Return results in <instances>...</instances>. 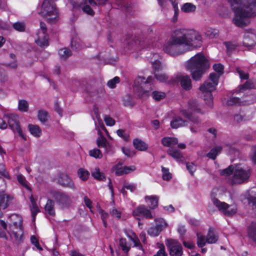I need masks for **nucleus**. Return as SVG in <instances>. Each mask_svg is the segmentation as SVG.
<instances>
[{"instance_id": "nucleus-1", "label": "nucleus", "mask_w": 256, "mask_h": 256, "mask_svg": "<svg viewBox=\"0 0 256 256\" xmlns=\"http://www.w3.org/2000/svg\"><path fill=\"white\" fill-rule=\"evenodd\" d=\"M234 14L233 22L238 27L248 26V20L256 16V0H228Z\"/></svg>"}, {"instance_id": "nucleus-2", "label": "nucleus", "mask_w": 256, "mask_h": 256, "mask_svg": "<svg viewBox=\"0 0 256 256\" xmlns=\"http://www.w3.org/2000/svg\"><path fill=\"white\" fill-rule=\"evenodd\" d=\"M202 42L201 34L196 30L184 28L177 30V54L200 47Z\"/></svg>"}, {"instance_id": "nucleus-3", "label": "nucleus", "mask_w": 256, "mask_h": 256, "mask_svg": "<svg viewBox=\"0 0 256 256\" xmlns=\"http://www.w3.org/2000/svg\"><path fill=\"white\" fill-rule=\"evenodd\" d=\"M185 66L194 80H199L210 67L208 60L202 53H198L189 59Z\"/></svg>"}, {"instance_id": "nucleus-4", "label": "nucleus", "mask_w": 256, "mask_h": 256, "mask_svg": "<svg viewBox=\"0 0 256 256\" xmlns=\"http://www.w3.org/2000/svg\"><path fill=\"white\" fill-rule=\"evenodd\" d=\"M213 68L218 74H211L209 79L200 87V90L203 93H206L204 99L206 104L210 108H212V96L211 92L214 91L218 84V80L220 76L223 74L224 66L220 64H214Z\"/></svg>"}, {"instance_id": "nucleus-5", "label": "nucleus", "mask_w": 256, "mask_h": 256, "mask_svg": "<svg viewBox=\"0 0 256 256\" xmlns=\"http://www.w3.org/2000/svg\"><path fill=\"white\" fill-rule=\"evenodd\" d=\"M188 110L184 112L183 110L180 112L184 115V118L177 116V128L184 126L186 124V118H188L194 124H198L200 120L195 115L198 114H204L207 110H203L201 108V106L198 104L197 101L195 100H191L188 103Z\"/></svg>"}, {"instance_id": "nucleus-6", "label": "nucleus", "mask_w": 256, "mask_h": 256, "mask_svg": "<svg viewBox=\"0 0 256 256\" xmlns=\"http://www.w3.org/2000/svg\"><path fill=\"white\" fill-rule=\"evenodd\" d=\"M10 218L12 220L8 231L11 238L16 244H20L24 241V230L22 224V218L18 214H12Z\"/></svg>"}, {"instance_id": "nucleus-7", "label": "nucleus", "mask_w": 256, "mask_h": 256, "mask_svg": "<svg viewBox=\"0 0 256 256\" xmlns=\"http://www.w3.org/2000/svg\"><path fill=\"white\" fill-rule=\"evenodd\" d=\"M217 190L214 189L211 192L210 198L213 204L224 214L226 216H232L237 211V208L234 205H228L224 202H222L216 198L215 193Z\"/></svg>"}, {"instance_id": "nucleus-8", "label": "nucleus", "mask_w": 256, "mask_h": 256, "mask_svg": "<svg viewBox=\"0 0 256 256\" xmlns=\"http://www.w3.org/2000/svg\"><path fill=\"white\" fill-rule=\"evenodd\" d=\"M42 16L48 18L50 22H54L58 16V10L52 0H44L42 6V9L39 12Z\"/></svg>"}, {"instance_id": "nucleus-9", "label": "nucleus", "mask_w": 256, "mask_h": 256, "mask_svg": "<svg viewBox=\"0 0 256 256\" xmlns=\"http://www.w3.org/2000/svg\"><path fill=\"white\" fill-rule=\"evenodd\" d=\"M250 169L248 167H242L240 165L236 166L234 170V174L232 182L234 184H240L250 178Z\"/></svg>"}, {"instance_id": "nucleus-10", "label": "nucleus", "mask_w": 256, "mask_h": 256, "mask_svg": "<svg viewBox=\"0 0 256 256\" xmlns=\"http://www.w3.org/2000/svg\"><path fill=\"white\" fill-rule=\"evenodd\" d=\"M4 118L6 120L9 127L14 132H18V135L24 140H26V137L22 133L20 127V122L18 120V116L15 114H5Z\"/></svg>"}, {"instance_id": "nucleus-11", "label": "nucleus", "mask_w": 256, "mask_h": 256, "mask_svg": "<svg viewBox=\"0 0 256 256\" xmlns=\"http://www.w3.org/2000/svg\"><path fill=\"white\" fill-rule=\"evenodd\" d=\"M52 195L62 208L70 206L72 200L66 193L60 191H54L52 192Z\"/></svg>"}, {"instance_id": "nucleus-12", "label": "nucleus", "mask_w": 256, "mask_h": 256, "mask_svg": "<svg viewBox=\"0 0 256 256\" xmlns=\"http://www.w3.org/2000/svg\"><path fill=\"white\" fill-rule=\"evenodd\" d=\"M256 31L254 29L250 28L245 30L243 36V46L248 47H253L256 44Z\"/></svg>"}, {"instance_id": "nucleus-13", "label": "nucleus", "mask_w": 256, "mask_h": 256, "mask_svg": "<svg viewBox=\"0 0 256 256\" xmlns=\"http://www.w3.org/2000/svg\"><path fill=\"white\" fill-rule=\"evenodd\" d=\"M133 215L137 220H140V218L151 220L154 218V216L150 210L145 206L142 205L137 207L133 211Z\"/></svg>"}, {"instance_id": "nucleus-14", "label": "nucleus", "mask_w": 256, "mask_h": 256, "mask_svg": "<svg viewBox=\"0 0 256 256\" xmlns=\"http://www.w3.org/2000/svg\"><path fill=\"white\" fill-rule=\"evenodd\" d=\"M162 143L164 146L170 148L168 150V153L176 158V150L174 148V146L176 144V138L174 137H164L162 139Z\"/></svg>"}, {"instance_id": "nucleus-15", "label": "nucleus", "mask_w": 256, "mask_h": 256, "mask_svg": "<svg viewBox=\"0 0 256 256\" xmlns=\"http://www.w3.org/2000/svg\"><path fill=\"white\" fill-rule=\"evenodd\" d=\"M58 182L61 186L70 188L73 190H76V186L72 179L66 174H62L58 178Z\"/></svg>"}, {"instance_id": "nucleus-16", "label": "nucleus", "mask_w": 256, "mask_h": 256, "mask_svg": "<svg viewBox=\"0 0 256 256\" xmlns=\"http://www.w3.org/2000/svg\"><path fill=\"white\" fill-rule=\"evenodd\" d=\"M138 82H140L142 88H144V92L146 94H148L149 92L152 90V84H153L154 78L152 76H148L146 80L145 78L142 76H139L138 78Z\"/></svg>"}, {"instance_id": "nucleus-17", "label": "nucleus", "mask_w": 256, "mask_h": 256, "mask_svg": "<svg viewBox=\"0 0 256 256\" xmlns=\"http://www.w3.org/2000/svg\"><path fill=\"white\" fill-rule=\"evenodd\" d=\"M164 52L168 54L174 56L176 52V36L172 34L170 40L167 42L164 48Z\"/></svg>"}, {"instance_id": "nucleus-18", "label": "nucleus", "mask_w": 256, "mask_h": 256, "mask_svg": "<svg viewBox=\"0 0 256 256\" xmlns=\"http://www.w3.org/2000/svg\"><path fill=\"white\" fill-rule=\"evenodd\" d=\"M136 167L134 166H122L119 164L115 165L113 166L112 170L114 171L117 176H121L124 174H128L130 172H134L136 170Z\"/></svg>"}, {"instance_id": "nucleus-19", "label": "nucleus", "mask_w": 256, "mask_h": 256, "mask_svg": "<svg viewBox=\"0 0 256 256\" xmlns=\"http://www.w3.org/2000/svg\"><path fill=\"white\" fill-rule=\"evenodd\" d=\"M12 199V196L4 194V191L0 192V207L2 209L6 208Z\"/></svg>"}, {"instance_id": "nucleus-20", "label": "nucleus", "mask_w": 256, "mask_h": 256, "mask_svg": "<svg viewBox=\"0 0 256 256\" xmlns=\"http://www.w3.org/2000/svg\"><path fill=\"white\" fill-rule=\"evenodd\" d=\"M154 75L155 78L161 82H167L168 84H172L175 82L174 80H168V77L166 74L164 72H162L161 71H156L154 72Z\"/></svg>"}, {"instance_id": "nucleus-21", "label": "nucleus", "mask_w": 256, "mask_h": 256, "mask_svg": "<svg viewBox=\"0 0 256 256\" xmlns=\"http://www.w3.org/2000/svg\"><path fill=\"white\" fill-rule=\"evenodd\" d=\"M254 100L250 101L248 100H244L242 101H240V99L238 97L232 96L229 98L226 102V104L227 106H232L234 104H250L252 103Z\"/></svg>"}, {"instance_id": "nucleus-22", "label": "nucleus", "mask_w": 256, "mask_h": 256, "mask_svg": "<svg viewBox=\"0 0 256 256\" xmlns=\"http://www.w3.org/2000/svg\"><path fill=\"white\" fill-rule=\"evenodd\" d=\"M30 201L31 204L30 206V209L32 213V220L34 222L35 221L36 215L40 212L39 208H38L36 200L33 197L32 194H30Z\"/></svg>"}, {"instance_id": "nucleus-23", "label": "nucleus", "mask_w": 256, "mask_h": 256, "mask_svg": "<svg viewBox=\"0 0 256 256\" xmlns=\"http://www.w3.org/2000/svg\"><path fill=\"white\" fill-rule=\"evenodd\" d=\"M166 246L170 256H176V242L174 240L168 238L166 241Z\"/></svg>"}, {"instance_id": "nucleus-24", "label": "nucleus", "mask_w": 256, "mask_h": 256, "mask_svg": "<svg viewBox=\"0 0 256 256\" xmlns=\"http://www.w3.org/2000/svg\"><path fill=\"white\" fill-rule=\"evenodd\" d=\"M180 81L182 87L186 90H189L192 88V80L188 76H182L180 78Z\"/></svg>"}, {"instance_id": "nucleus-25", "label": "nucleus", "mask_w": 256, "mask_h": 256, "mask_svg": "<svg viewBox=\"0 0 256 256\" xmlns=\"http://www.w3.org/2000/svg\"><path fill=\"white\" fill-rule=\"evenodd\" d=\"M256 88V80H249L247 81L244 85L240 86V90L236 92V94L243 92L249 88Z\"/></svg>"}, {"instance_id": "nucleus-26", "label": "nucleus", "mask_w": 256, "mask_h": 256, "mask_svg": "<svg viewBox=\"0 0 256 256\" xmlns=\"http://www.w3.org/2000/svg\"><path fill=\"white\" fill-rule=\"evenodd\" d=\"M133 145L135 148L140 151H145L148 149L146 144L138 138L134 140Z\"/></svg>"}, {"instance_id": "nucleus-27", "label": "nucleus", "mask_w": 256, "mask_h": 256, "mask_svg": "<svg viewBox=\"0 0 256 256\" xmlns=\"http://www.w3.org/2000/svg\"><path fill=\"white\" fill-rule=\"evenodd\" d=\"M204 34L206 37L210 39H213L218 36L219 30L216 28H207L205 30Z\"/></svg>"}, {"instance_id": "nucleus-28", "label": "nucleus", "mask_w": 256, "mask_h": 256, "mask_svg": "<svg viewBox=\"0 0 256 256\" xmlns=\"http://www.w3.org/2000/svg\"><path fill=\"white\" fill-rule=\"evenodd\" d=\"M145 200L150 202V208L154 209L158 206V197L156 196H146L144 197Z\"/></svg>"}, {"instance_id": "nucleus-29", "label": "nucleus", "mask_w": 256, "mask_h": 256, "mask_svg": "<svg viewBox=\"0 0 256 256\" xmlns=\"http://www.w3.org/2000/svg\"><path fill=\"white\" fill-rule=\"evenodd\" d=\"M150 42H147L146 44H148V46H146V47L148 48H150V47H154L156 46L157 44H154L152 43L151 44H150ZM132 46H136L138 48H144L146 46V42L144 41H142L138 39H136L134 40V42H132Z\"/></svg>"}, {"instance_id": "nucleus-30", "label": "nucleus", "mask_w": 256, "mask_h": 256, "mask_svg": "<svg viewBox=\"0 0 256 256\" xmlns=\"http://www.w3.org/2000/svg\"><path fill=\"white\" fill-rule=\"evenodd\" d=\"M92 176L95 178L99 180H105L106 177L104 174L100 172L98 168H94L91 170Z\"/></svg>"}, {"instance_id": "nucleus-31", "label": "nucleus", "mask_w": 256, "mask_h": 256, "mask_svg": "<svg viewBox=\"0 0 256 256\" xmlns=\"http://www.w3.org/2000/svg\"><path fill=\"white\" fill-rule=\"evenodd\" d=\"M54 206V202L50 199H48L45 206V210L50 215L52 216L55 215Z\"/></svg>"}, {"instance_id": "nucleus-32", "label": "nucleus", "mask_w": 256, "mask_h": 256, "mask_svg": "<svg viewBox=\"0 0 256 256\" xmlns=\"http://www.w3.org/2000/svg\"><path fill=\"white\" fill-rule=\"evenodd\" d=\"M98 134L100 136L96 139V144L98 148H104L106 145L108 144L106 139L102 135L100 129L98 128Z\"/></svg>"}, {"instance_id": "nucleus-33", "label": "nucleus", "mask_w": 256, "mask_h": 256, "mask_svg": "<svg viewBox=\"0 0 256 256\" xmlns=\"http://www.w3.org/2000/svg\"><path fill=\"white\" fill-rule=\"evenodd\" d=\"M218 239V236L215 234L212 230L210 229L206 236V242L208 244H214L217 242Z\"/></svg>"}, {"instance_id": "nucleus-34", "label": "nucleus", "mask_w": 256, "mask_h": 256, "mask_svg": "<svg viewBox=\"0 0 256 256\" xmlns=\"http://www.w3.org/2000/svg\"><path fill=\"white\" fill-rule=\"evenodd\" d=\"M248 236L253 240L256 242V222H252L249 226Z\"/></svg>"}, {"instance_id": "nucleus-35", "label": "nucleus", "mask_w": 256, "mask_h": 256, "mask_svg": "<svg viewBox=\"0 0 256 256\" xmlns=\"http://www.w3.org/2000/svg\"><path fill=\"white\" fill-rule=\"evenodd\" d=\"M28 129L30 132V134L36 137H39L42 134V130L40 128L36 126L34 124H29Z\"/></svg>"}, {"instance_id": "nucleus-36", "label": "nucleus", "mask_w": 256, "mask_h": 256, "mask_svg": "<svg viewBox=\"0 0 256 256\" xmlns=\"http://www.w3.org/2000/svg\"><path fill=\"white\" fill-rule=\"evenodd\" d=\"M17 180L20 184L24 188H26L29 192H32V189L28 185V182L22 174H18L17 176Z\"/></svg>"}, {"instance_id": "nucleus-37", "label": "nucleus", "mask_w": 256, "mask_h": 256, "mask_svg": "<svg viewBox=\"0 0 256 256\" xmlns=\"http://www.w3.org/2000/svg\"><path fill=\"white\" fill-rule=\"evenodd\" d=\"M156 226L162 232L168 226V224L162 218H156L154 219Z\"/></svg>"}, {"instance_id": "nucleus-38", "label": "nucleus", "mask_w": 256, "mask_h": 256, "mask_svg": "<svg viewBox=\"0 0 256 256\" xmlns=\"http://www.w3.org/2000/svg\"><path fill=\"white\" fill-rule=\"evenodd\" d=\"M58 54L61 60H66L72 56V52L67 48H64L59 50Z\"/></svg>"}, {"instance_id": "nucleus-39", "label": "nucleus", "mask_w": 256, "mask_h": 256, "mask_svg": "<svg viewBox=\"0 0 256 256\" xmlns=\"http://www.w3.org/2000/svg\"><path fill=\"white\" fill-rule=\"evenodd\" d=\"M29 104L25 100H20L18 102V110L22 112H26L28 110Z\"/></svg>"}, {"instance_id": "nucleus-40", "label": "nucleus", "mask_w": 256, "mask_h": 256, "mask_svg": "<svg viewBox=\"0 0 256 256\" xmlns=\"http://www.w3.org/2000/svg\"><path fill=\"white\" fill-rule=\"evenodd\" d=\"M181 9L184 12H192L196 10V6L192 3L187 2L182 5Z\"/></svg>"}, {"instance_id": "nucleus-41", "label": "nucleus", "mask_w": 256, "mask_h": 256, "mask_svg": "<svg viewBox=\"0 0 256 256\" xmlns=\"http://www.w3.org/2000/svg\"><path fill=\"white\" fill-rule=\"evenodd\" d=\"M222 148L220 146H216L212 148L207 154V156L212 159L214 160L217 155L220 152Z\"/></svg>"}, {"instance_id": "nucleus-42", "label": "nucleus", "mask_w": 256, "mask_h": 256, "mask_svg": "<svg viewBox=\"0 0 256 256\" xmlns=\"http://www.w3.org/2000/svg\"><path fill=\"white\" fill-rule=\"evenodd\" d=\"M38 117L41 122L44 124L48 120V113L44 110H40L38 112Z\"/></svg>"}, {"instance_id": "nucleus-43", "label": "nucleus", "mask_w": 256, "mask_h": 256, "mask_svg": "<svg viewBox=\"0 0 256 256\" xmlns=\"http://www.w3.org/2000/svg\"><path fill=\"white\" fill-rule=\"evenodd\" d=\"M71 46L73 50H80L84 48L80 40L72 38L71 41Z\"/></svg>"}, {"instance_id": "nucleus-44", "label": "nucleus", "mask_w": 256, "mask_h": 256, "mask_svg": "<svg viewBox=\"0 0 256 256\" xmlns=\"http://www.w3.org/2000/svg\"><path fill=\"white\" fill-rule=\"evenodd\" d=\"M78 174L80 180L85 181L88 179L90 173L87 170L80 168L78 170Z\"/></svg>"}, {"instance_id": "nucleus-45", "label": "nucleus", "mask_w": 256, "mask_h": 256, "mask_svg": "<svg viewBox=\"0 0 256 256\" xmlns=\"http://www.w3.org/2000/svg\"><path fill=\"white\" fill-rule=\"evenodd\" d=\"M42 38L39 36L38 39L36 40V42L38 45L42 47L48 46V38L46 34H43Z\"/></svg>"}, {"instance_id": "nucleus-46", "label": "nucleus", "mask_w": 256, "mask_h": 256, "mask_svg": "<svg viewBox=\"0 0 256 256\" xmlns=\"http://www.w3.org/2000/svg\"><path fill=\"white\" fill-rule=\"evenodd\" d=\"M0 224L3 228L4 230H2L0 228V238L5 240H8V237L5 232L7 230V224L3 220H0Z\"/></svg>"}, {"instance_id": "nucleus-47", "label": "nucleus", "mask_w": 256, "mask_h": 256, "mask_svg": "<svg viewBox=\"0 0 256 256\" xmlns=\"http://www.w3.org/2000/svg\"><path fill=\"white\" fill-rule=\"evenodd\" d=\"M148 234L151 236H157L160 233V230L156 226L149 228L147 230Z\"/></svg>"}, {"instance_id": "nucleus-48", "label": "nucleus", "mask_w": 256, "mask_h": 256, "mask_svg": "<svg viewBox=\"0 0 256 256\" xmlns=\"http://www.w3.org/2000/svg\"><path fill=\"white\" fill-rule=\"evenodd\" d=\"M89 4L92 7H97L106 4L108 0H88Z\"/></svg>"}, {"instance_id": "nucleus-49", "label": "nucleus", "mask_w": 256, "mask_h": 256, "mask_svg": "<svg viewBox=\"0 0 256 256\" xmlns=\"http://www.w3.org/2000/svg\"><path fill=\"white\" fill-rule=\"evenodd\" d=\"M120 246L122 250L127 253L130 250V245L127 242L126 238H122L120 240Z\"/></svg>"}, {"instance_id": "nucleus-50", "label": "nucleus", "mask_w": 256, "mask_h": 256, "mask_svg": "<svg viewBox=\"0 0 256 256\" xmlns=\"http://www.w3.org/2000/svg\"><path fill=\"white\" fill-rule=\"evenodd\" d=\"M89 155L95 158H101L102 157V154L98 148H94L90 150L88 152Z\"/></svg>"}, {"instance_id": "nucleus-51", "label": "nucleus", "mask_w": 256, "mask_h": 256, "mask_svg": "<svg viewBox=\"0 0 256 256\" xmlns=\"http://www.w3.org/2000/svg\"><path fill=\"white\" fill-rule=\"evenodd\" d=\"M152 96L156 100L158 101L164 98L166 96V94L162 92L154 91L152 93Z\"/></svg>"}, {"instance_id": "nucleus-52", "label": "nucleus", "mask_w": 256, "mask_h": 256, "mask_svg": "<svg viewBox=\"0 0 256 256\" xmlns=\"http://www.w3.org/2000/svg\"><path fill=\"white\" fill-rule=\"evenodd\" d=\"M162 178L165 180H169L172 178V174L169 172V170L167 168L162 166Z\"/></svg>"}, {"instance_id": "nucleus-53", "label": "nucleus", "mask_w": 256, "mask_h": 256, "mask_svg": "<svg viewBox=\"0 0 256 256\" xmlns=\"http://www.w3.org/2000/svg\"><path fill=\"white\" fill-rule=\"evenodd\" d=\"M134 235V236H130V240L133 242L134 243V246L136 247H137L138 248L139 250H141L142 252V254L144 253V248L139 240L138 238L134 234H132Z\"/></svg>"}, {"instance_id": "nucleus-54", "label": "nucleus", "mask_w": 256, "mask_h": 256, "mask_svg": "<svg viewBox=\"0 0 256 256\" xmlns=\"http://www.w3.org/2000/svg\"><path fill=\"white\" fill-rule=\"evenodd\" d=\"M197 244L198 246L200 248H202L205 246L206 243V242L205 237L200 233H198L197 234Z\"/></svg>"}, {"instance_id": "nucleus-55", "label": "nucleus", "mask_w": 256, "mask_h": 256, "mask_svg": "<svg viewBox=\"0 0 256 256\" xmlns=\"http://www.w3.org/2000/svg\"><path fill=\"white\" fill-rule=\"evenodd\" d=\"M120 82V78L118 76H115L114 78L109 80L107 82V86L110 88H114L116 84Z\"/></svg>"}, {"instance_id": "nucleus-56", "label": "nucleus", "mask_w": 256, "mask_h": 256, "mask_svg": "<svg viewBox=\"0 0 256 256\" xmlns=\"http://www.w3.org/2000/svg\"><path fill=\"white\" fill-rule=\"evenodd\" d=\"M8 78L6 72L4 69H0V82L6 83L8 81Z\"/></svg>"}, {"instance_id": "nucleus-57", "label": "nucleus", "mask_w": 256, "mask_h": 256, "mask_svg": "<svg viewBox=\"0 0 256 256\" xmlns=\"http://www.w3.org/2000/svg\"><path fill=\"white\" fill-rule=\"evenodd\" d=\"M13 28L16 30L23 32L25 30V24L22 22H16L13 24Z\"/></svg>"}, {"instance_id": "nucleus-58", "label": "nucleus", "mask_w": 256, "mask_h": 256, "mask_svg": "<svg viewBox=\"0 0 256 256\" xmlns=\"http://www.w3.org/2000/svg\"><path fill=\"white\" fill-rule=\"evenodd\" d=\"M224 44L228 52H232L236 46V44L231 42H224Z\"/></svg>"}, {"instance_id": "nucleus-59", "label": "nucleus", "mask_w": 256, "mask_h": 256, "mask_svg": "<svg viewBox=\"0 0 256 256\" xmlns=\"http://www.w3.org/2000/svg\"><path fill=\"white\" fill-rule=\"evenodd\" d=\"M236 72L238 74L241 80H247L248 78V73L244 72L240 68H236Z\"/></svg>"}, {"instance_id": "nucleus-60", "label": "nucleus", "mask_w": 256, "mask_h": 256, "mask_svg": "<svg viewBox=\"0 0 256 256\" xmlns=\"http://www.w3.org/2000/svg\"><path fill=\"white\" fill-rule=\"evenodd\" d=\"M186 168L190 174L192 175L196 170V166L192 162H188L186 163Z\"/></svg>"}, {"instance_id": "nucleus-61", "label": "nucleus", "mask_w": 256, "mask_h": 256, "mask_svg": "<svg viewBox=\"0 0 256 256\" xmlns=\"http://www.w3.org/2000/svg\"><path fill=\"white\" fill-rule=\"evenodd\" d=\"M82 10L85 13L90 16H94V12L93 10L89 5L88 4H86L82 7Z\"/></svg>"}, {"instance_id": "nucleus-62", "label": "nucleus", "mask_w": 256, "mask_h": 256, "mask_svg": "<svg viewBox=\"0 0 256 256\" xmlns=\"http://www.w3.org/2000/svg\"><path fill=\"white\" fill-rule=\"evenodd\" d=\"M122 151L126 156L128 157H132L134 156L136 154L134 150H132L130 148H122Z\"/></svg>"}, {"instance_id": "nucleus-63", "label": "nucleus", "mask_w": 256, "mask_h": 256, "mask_svg": "<svg viewBox=\"0 0 256 256\" xmlns=\"http://www.w3.org/2000/svg\"><path fill=\"white\" fill-rule=\"evenodd\" d=\"M234 168L232 166H229L228 168L222 170L220 174L222 176H230Z\"/></svg>"}, {"instance_id": "nucleus-64", "label": "nucleus", "mask_w": 256, "mask_h": 256, "mask_svg": "<svg viewBox=\"0 0 256 256\" xmlns=\"http://www.w3.org/2000/svg\"><path fill=\"white\" fill-rule=\"evenodd\" d=\"M249 204H250L254 212L256 215V196L251 197L249 200Z\"/></svg>"}]
</instances>
